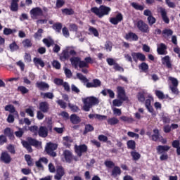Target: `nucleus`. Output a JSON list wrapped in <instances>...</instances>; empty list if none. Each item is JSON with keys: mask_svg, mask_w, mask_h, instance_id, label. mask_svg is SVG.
Masks as SVG:
<instances>
[{"mask_svg": "<svg viewBox=\"0 0 180 180\" xmlns=\"http://www.w3.org/2000/svg\"><path fill=\"white\" fill-rule=\"evenodd\" d=\"M91 12L92 13H94V15H96V16H98V18H99V19H102V18H103V16H108V15H109V13H110L112 8H110V7L105 6V5H101L99 6V8L95 6V7H92L90 9Z\"/></svg>", "mask_w": 180, "mask_h": 180, "instance_id": "nucleus-1", "label": "nucleus"}, {"mask_svg": "<svg viewBox=\"0 0 180 180\" xmlns=\"http://www.w3.org/2000/svg\"><path fill=\"white\" fill-rule=\"evenodd\" d=\"M76 77L82 82L86 83V88H99L102 85V82L99 79H93L92 82H89V79L84 76L82 73H77Z\"/></svg>", "mask_w": 180, "mask_h": 180, "instance_id": "nucleus-2", "label": "nucleus"}, {"mask_svg": "<svg viewBox=\"0 0 180 180\" xmlns=\"http://www.w3.org/2000/svg\"><path fill=\"white\" fill-rule=\"evenodd\" d=\"M83 110L84 112H89L92 106L99 105V99L95 96H89L85 98H83Z\"/></svg>", "mask_w": 180, "mask_h": 180, "instance_id": "nucleus-3", "label": "nucleus"}, {"mask_svg": "<svg viewBox=\"0 0 180 180\" xmlns=\"http://www.w3.org/2000/svg\"><path fill=\"white\" fill-rule=\"evenodd\" d=\"M57 148H58V144L49 142L46 144L45 151L48 155H50V157H57V153L54 152Z\"/></svg>", "mask_w": 180, "mask_h": 180, "instance_id": "nucleus-4", "label": "nucleus"}, {"mask_svg": "<svg viewBox=\"0 0 180 180\" xmlns=\"http://www.w3.org/2000/svg\"><path fill=\"white\" fill-rule=\"evenodd\" d=\"M136 27L141 33H150V26L143 20L136 22Z\"/></svg>", "mask_w": 180, "mask_h": 180, "instance_id": "nucleus-5", "label": "nucleus"}, {"mask_svg": "<svg viewBox=\"0 0 180 180\" xmlns=\"http://www.w3.org/2000/svg\"><path fill=\"white\" fill-rule=\"evenodd\" d=\"M75 153L77 157H82V154L88 153V146L86 144L75 145Z\"/></svg>", "mask_w": 180, "mask_h": 180, "instance_id": "nucleus-6", "label": "nucleus"}, {"mask_svg": "<svg viewBox=\"0 0 180 180\" xmlns=\"http://www.w3.org/2000/svg\"><path fill=\"white\" fill-rule=\"evenodd\" d=\"M31 18L35 20L39 16H43V10L40 7L32 8L30 11Z\"/></svg>", "mask_w": 180, "mask_h": 180, "instance_id": "nucleus-7", "label": "nucleus"}, {"mask_svg": "<svg viewBox=\"0 0 180 180\" xmlns=\"http://www.w3.org/2000/svg\"><path fill=\"white\" fill-rule=\"evenodd\" d=\"M131 56L135 63H137L139 60V61H144L146 60V55L140 52H132Z\"/></svg>", "mask_w": 180, "mask_h": 180, "instance_id": "nucleus-8", "label": "nucleus"}, {"mask_svg": "<svg viewBox=\"0 0 180 180\" xmlns=\"http://www.w3.org/2000/svg\"><path fill=\"white\" fill-rule=\"evenodd\" d=\"M117 98L122 102H126V101L129 99L126 96V91H124V89H123V87L120 86L117 88Z\"/></svg>", "mask_w": 180, "mask_h": 180, "instance_id": "nucleus-9", "label": "nucleus"}, {"mask_svg": "<svg viewBox=\"0 0 180 180\" xmlns=\"http://www.w3.org/2000/svg\"><path fill=\"white\" fill-rule=\"evenodd\" d=\"M0 161L4 162V164H11L12 161V158L11 157V155L8 153V152L4 151L1 154Z\"/></svg>", "mask_w": 180, "mask_h": 180, "instance_id": "nucleus-10", "label": "nucleus"}, {"mask_svg": "<svg viewBox=\"0 0 180 180\" xmlns=\"http://www.w3.org/2000/svg\"><path fill=\"white\" fill-rule=\"evenodd\" d=\"M63 155L66 162H68V164H71V162H72L74 155L72 154V152H71V150H65L63 151Z\"/></svg>", "mask_w": 180, "mask_h": 180, "instance_id": "nucleus-11", "label": "nucleus"}, {"mask_svg": "<svg viewBox=\"0 0 180 180\" xmlns=\"http://www.w3.org/2000/svg\"><path fill=\"white\" fill-rule=\"evenodd\" d=\"M122 20H123V15L122 14V13H119L116 15L115 17L110 18V23L115 25H119V23L122 22Z\"/></svg>", "mask_w": 180, "mask_h": 180, "instance_id": "nucleus-12", "label": "nucleus"}, {"mask_svg": "<svg viewBox=\"0 0 180 180\" xmlns=\"http://www.w3.org/2000/svg\"><path fill=\"white\" fill-rule=\"evenodd\" d=\"M38 135L42 139H46L49 136V128L46 126H41L38 130Z\"/></svg>", "mask_w": 180, "mask_h": 180, "instance_id": "nucleus-13", "label": "nucleus"}, {"mask_svg": "<svg viewBox=\"0 0 180 180\" xmlns=\"http://www.w3.org/2000/svg\"><path fill=\"white\" fill-rule=\"evenodd\" d=\"M159 11L163 22H165L166 25H168L169 23V18H168L167 9L162 7H160Z\"/></svg>", "mask_w": 180, "mask_h": 180, "instance_id": "nucleus-14", "label": "nucleus"}, {"mask_svg": "<svg viewBox=\"0 0 180 180\" xmlns=\"http://www.w3.org/2000/svg\"><path fill=\"white\" fill-rule=\"evenodd\" d=\"M171 148L170 146H168L167 145L162 146V145H159L156 148V150L158 154L161 155V154H167V151H169V149Z\"/></svg>", "mask_w": 180, "mask_h": 180, "instance_id": "nucleus-15", "label": "nucleus"}, {"mask_svg": "<svg viewBox=\"0 0 180 180\" xmlns=\"http://www.w3.org/2000/svg\"><path fill=\"white\" fill-rule=\"evenodd\" d=\"M157 51L159 56H165L168 54V51H167V45H165V44L161 43L158 47Z\"/></svg>", "mask_w": 180, "mask_h": 180, "instance_id": "nucleus-16", "label": "nucleus"}, {"mask_svg": "<svg viewBox=\"0 0 180 180\" xmlns=\"http://www.w3.org/2000/svg\"><path fill=\"white\" fill-rule=\"evenodd\" d=\"M39 109L41 112H43V113H47L50 109V105L47 101H42L39 103Z\"/></svg>", "mask_w": 180, "mask_h": 180, "instance_id": "nucleus-17", "label": "nucleus"}, {"mask_svg": "<svg viewBox=\"0 0 180 180\" xmlns=\"http://www.w3.org/2000/svg\"><path fill=\"white\" fill-rule=\"evenodd\" d=\"M59 58L60 61H67V60H70V51L68 49H66L62 51L59 56Z\"/></svg>", "mask_w": 180, "mask_h": 180, "instance_id": "nucleus-18", "label": "nucleus"}, {"mask_svg": "<svg viewBox=\"0 0 180 180\" xmlns=\"http://www.w3.org/2000/svg\"><path fill=\"white\" fill-rule=\"evenodd\" d=\"M125 39L130 41H137L139 40V36L134 32H129L125 34Z\"/></svg>", "mask_w": 180, "mask_h": 180, "instance_id": "nucleus-19", "label": "nucleus"}, {"mask_svg": "<svg viewBox=\"0 0 180 180\" xmlns=\"http://www.w3.org/2000/svg\"><path fill=\"white\" fill-rule=\"evenodd\" d=\"M162 63L163 65H166L167 68H172V63H171V59L169 56H166L162 58Z\"/></svg>", "mask_w": 180, "mask_h": 180, "instance_id": "nucleus-20", "label": "nucleus"}, {"mask_svg": "<svg viewBox=\"0 0 180 180\" xmlns=\"http://www.w3.org/2000/svg\"><path fill=\"white\" fill-rule=\"evenodd\" d=\"M64 176V169L63 167L59 166L56 169V175H55V179L60 180Z\"/></svg>", "mask_w": 180, "mask_h": 180, "instance_id": "nucleus-21", "label": "nucleus"}, {"mask_svg": "<svg viewBox=\"0 0 180 180\" xmlns=\"http://www.w3.org/2000/svg\"><path fill=\"white\" fill-rule=\"evenodd\" d=\"M36 87L39 88L40 91H45V89H49L50 86L44 82H37L36 83Z\"/></svg>", "mask_w": 180, "mask_h": 180, "instance_id": "nucleus-22", "label": "nucleus"}, {"mask_svg": "<svg viewBox=\"0 0 180 180\" xmlns=\"http://www.w3.org/2000/svg\"><path fill=\"white\" fill-rule=\"evenodd\" d=\"M121 174H122V169L119 167V166H115L111 171V176H112V178H116Z\"/></svg>", "mask_w": 180, "mask_h": 180, "instance_id": "nucleus-23", "label": "nucleus"}, {"mask_svg": "<svg viewBox=\"0 0 180 180\" xmlns=\"http://www.w3.org/2000/svg\"><path fill=\"white\" fill-rule=\"evenodd\" d=\"M19 0H11L10 9L11 12H18L19 11Z\"/></svg>", "mask_w": 180, "mask_h": 180, "instance_id": "nucleus-24", "label": "nucleus"}, {"mask_svg": "<svg viewBox=\"0 0 180 180\" xmlns=\"http://www.w3.org/2000/svg\"><path fill=\"white\" fill-rule=\"evenodd\" d=\"M80 60H81V58L79 57H72L70 59V61L72 67H74V68H78Z\"/></svg>", "mask_w": 180, "mask_h": 180, "instance_id": "nucleus-25", "label": "nucleus"}, {"mask_svg": "<svg viewBox=\"0 0 180 180\" xmlns=\"http://www.w3.org/2000/svg\"><path fill=\"white\" fill-rule=\"evenodd\" d=\"M70 122L72 124H78L81 123V118L77 114H72L70 115Z\"/></svg>", "mask_w": 180, "mask_h": 180, "instance_id": "nucleus-26", "label": "nucleus"}, {"mask_svg": "<svg viewBox=\"0 0 180 180\" xmlns=\"http://www.w3.org/2000/svg\"><path fill=\"white\" fill-rule=\"evenodd\" d=\"M101 94L103 95V96H106L108 94L109 97L111 98V99L115 98V92L112 89H103L102 90Z\"/></svg>", "mask_w": 180, "mask_h": 180, "instance_id": "nucleus-27", "label": "nucleus"}, {"mask_svg": "<svg viewBox=\"0 0 180 180\" xmlns=\"http://www.w3.org/2000/svg\"><path fill=\"white\" fill-rule=\"evenodd\" d=\"M6 112H9L10 113H14V115H18V111L15 108V106L12 104H9L5 106Z\"/></svg>", "mask_w": 180, "mask_h": 180, "instance_id": "nucleus-28", "label": "nucleus"}, {"mask_svg": "<svg viewBox=\"0 0 180 180\" xmlns=\"http://www.w3.org/2000/svg\"><path fill=\"white\" fill-rule=\"evenodd\" d=\"M52 29L55 30L57 33H61V30L63 29V23L61 22H55L52 25Z\"/></svg>", "mask_w": 180, "mask_h": 180, "instance_id": "nucleus-29", "label": "nucleus"}, {"mask_svg": "<svg viewBox=\"0 0 180 180\" xmlns=\"http://www.w3.org/2000/svg\"><path fill=\"white\" fill-rule=\"evenodd\" d=\"M40 96L43 99H53L54 98V94L52 92H41Z\"/></svg>", "mask_w": 180, "mask_h": 180, "instance_id": "nucleus-30", "label": "nucleus"}, {"mask_svg": "<svg viewBox=\"0 0 180 180\" xmlns=\"http://www.w3.org/2000/svg\"><path fill=\"white\" fill-rule=\"evenodd\" d=\"M27 143H28V144L32 146L33 147H39V146H40V144H41L40 141H39L33 138H29Z\"/></svg>", "mask_w": 180, "mask_h": 180, "instance_id": "nucleus-31", "label": "nucleus"}, {"mask_svg": "<svg viewBox=\"0 0 180 180\" xmlns=\"http://www.w3.org/2000/svg\"><path fill=\"white\" fill-rule=\"evenodd\" d=\"M108 124H110V126H115V124H119V119L117 117H112L111 118H108L107 120Z\"/></svg>", "mask_w": 180, "mask_h": 180, "instance_id": "nucleus-32", "label": "nucleus"}, {"mask_svg": "<svg viewBox=\"0 0 180 180\" xmlns=\"http://www.w3.org/2000/svg\"><path fill=\"white\" fill-rule=\"evenodd\" d=\"M95 130V128H94V126H92L91 124H86L84 130L83 131V134H88V133L91 131H94Z\"/></svg>", "mask_w": 180, "mask_h": 180, "instance_id": "nucleus-33", "label": "nucleus"}, {"mask_svg": "<svg viewBox=\"0 0 180 180\" xmlns=\"http://www.w3.org/2000/svg\"><path fill=\"white\" fill-rule=\"evenodd\" d=\"M131 156L132 157V160L134 161H139V160L141 158V155L136 150L131 152Z\"/></svg>", "mask_w": 180, "mask_h": 180, "instance_id": "nucleus-34", "label": "nucleus"}, {"mask_svg": "<svg viewBox=\"0 0 180 180\" xmlns=\"http://www.w3.org/2000/svg\"><path fill=\"white\" fill-rule=\"evenodd\" d=\"M43 44H45L46 46V47L50 48L51 47V46H53L54 44V40H53L52 39H47V38H44L43 40Z\"/></svg>", "mask_w": 180, "mask_h": 180, "instance_id": "nucleus-35", "label": "nucleus"}, {"mask_svg": "<svg viewBox=\"0 0 180 180\" xmlns=\"http://www.w3.org/2000/svg\"><path fill=\"white\" fill-rule=\"evenodd\" d=\"M131 6H132V8H134V9H135L136 11H144V6L143 5H140L138 3L136 2H132L131 4Z\"/></svg>", "mask_w": 180, "mask_h": 180, "instance_id": "nucleus-36", "label": "nucleus"}, {"mask_svg": "<svg viewBox=\"0 0 180 180\" xmlns=\"http://www.w3.org/2000/svg\"><path fill=\"white\" fill-rule=\"evenodd\" d=\"M155 134L152 135L153 141H158L160 140V130L158 129H153Z\"/></svg>", "mask_w": 180, "mask_h": 180, "instance_id": "nucleus-37", "label": "nucleus"}, {"mask_svg": "<svg viewBox=\"0 0 180 180\" xmlns=\"http://www.w3.org/2000/svg\"><path fill=\"white\" fill-rule=\"evenodd\" d=\"M127 146L129 150H136V141L134 140L128 141Z\"/></svg>", "mask_w": 180, "mask_h": 180, "instance_id": "nucleus-38", "label": "nucleus"}, {"mask_svg": "<svg viewBox=\"0 0 180 180\" xmlns=\"http://www.w3.org/2000/svg\"><path fill=\"white\" fill-rule=\"evenodd\" d=\"M9 49L11 53H13V51H18V50H19V45H18L15 41H13L9 44Z\"/></svg>", "mask_w": 180, "mask_h": 180, "instance_id": "nucleus-39", "label": "nucleus"}, {"mask_svg": "<svg viewBox=\"0 0 180 180\" xmlns=\"http://www.w3.org/2000/svg\"><path fill=\"white\" fill-rule=\"evenodd\" d=\"M33 61L35 65H40L42 68H44V62L41 58H34Z\"/></svg>", "mask_w": 180, "mask_h": 180, "instance_id": "nucleus-40", "label": "nucleus"}, {"mask_svg": "<svg viewBox=\"0 0 180 180\" xmlns=\"http://www.w3.org/2000/svg\"><path fill=\"white\" fill-rule=\"evenodd\" d=\"M139 70H141L143 72H148V64L145 62L141 63L139 66Z\"/></svg>", "mask_w": 180, "mask_h": 180, "instance_id": "nucleus-41", "label": "nucleus"}, {"mask_svg": "<svg viewBox=\"0 0 180 180\" xmlns=\"http://www.w3.org/2000/svg\"><path fill=\"white\" fill-rule=\"evenodd\" d=\"M62 13L67 15H74L75 12L72 8H63L62 9Z\"/></svg>", "mask_w": 180, "mask_h": 180, "instance_id": "nucleus-42", "label": "nucleus"}, {"mask_svg": "<svg viewBox=\"0 0 180 180\" xmlns=\"http://www.w3.org/2000/svg\"><path fill=\"white\" fill-rule=\"evenodd\" d=\"M22 146L26 148L28 153H33V148H32V145L29 144V142L25 141L22 142Z\"/></svg>", "mask_w": 180, "mask_h": 180, "instance_id": "nucleus-43", "label": "nucleus"}, {"mask_svg": "<svg viewBox=\"0 0 180 180\" xmlns=\"http://www.w3.org/2000/svg\"><path fill=\"white\" fill-rule=\"evenodd\" d=\"M148 26H153L157 22V19L153 15L147 18Z\"/></svg>", "mask_w": 180, "mask_h": 180, "instance_id": "nucleus-44", "label": "nucleus"}, {"mask_svg": "<svg viewBox=\"0 0 180 180\" xmlns=\"http://www.w3.org/2000/svg\"><path fill=\"white\" fill-rule=\"evenodd\" d=\"M89 32L91 33V34H94L95 37H99V32H98V30L94 27H89Z\"/></svg>", "mask_w": 180, "mask_h": 180, "instance_id": "nucleus-45", "label": "nucleus"}, {"mask_svg": "<svg viewBox=\"0 0 180 180\" xmlns=\"http://www.w3.org/2000/svg\"><path fill=\"white\" fill-rule=\"evenodd\" d=\"M163 36H172V34H174V31H172V30L171 29H165L162 30V32Z\"/></svg>", "mask_w": 180, "mask_h": 180, "instance_id": "nucleus-46", "label": "nucleus"}, {"mask_svg": "<svg viewBox=\"0 0 180 180\" xmlns=\"http://www.w3.org/2000/svg\"><path fill=\"white\" fill-rule=\"evenodd\" d=\"M18 91L21 92V94L22 95H25V94H28L29 93V89H27V88H26L25 86H19L18 87Z\"/></svg>", "mask_w": 180, "mask_h": 180, "instance_id": "nucleus-47", "label": "nucleus"}, {"mask_svg": "<svg viewBox=\"0 0 180 180\" xmlns=\"http://www.w3.org/2000/svg\"><path fill=\"white\" fill-rule=\"evenodd\" d=\"M15 32H16V30L6 27L4 28L3 33L5 36H9V34H12V33H15Z\"/></svg>", "mask_w": 180, "mask_h": 180, "instance_id": "nucleus-48", "label": "nucleus"}, {"mask_svg": "<svg viewBox=\"0 0 180 180\" xmlns=\"http://www.w3.org/2000/svg\"><path fill=\"white\" fill-rule=\"evenodd\" d=\"M41 34H43V29L39 28L37 32L34 34V39H37L40 40V37H41Z\"/></svg>", "mask_w": 180, "mask_h": 180, "instance_id": "nucleus-49", "label": "nucleus"}, {"mask_svg": "<svg viewBox=\"0 0 180 180\" xmlns=\"http://www.w3.org/2000/svg\"><path fill=\"white\" fill-rule=\"evenodd\" d=\"M6 148L10 154H16V150H15V146L13 145L9 144Z\"/></svg>", "mask_w": 180, "mask_h": 180, "instance_id": "nucleus-50", "label": "nucleus"}, {"mask_svg": "<svg viewBox=\"0 0 180 180\" xmlns=\"http://www.w3.org/2000/svg\"><path fill=\"white\" fill-rule=\"evenodd\" d=\"M104 165H105L107 168H114L115 162H113V161L111 160H105L104 162Z\"/></svg>", "mask_w": 180, "mask_h": 180, "instance_id": "nucleus-51", "label": "nucleus"}, {"mask_svg": "<svg viewBox=\"0 0 180 180\" xmlns=\"http://www.w3.org/2000/svg\"><path fill=\"white\" fill-rule=\"evenodd\" d=\"M65 5V1L64 0H56V6L58 9H60V8H63Z\"/></svg>", "mask_w": 180, "mask_h": 180, "instance_id": "nucleus-52", "label": "nucleus"}, {"mask_svg": "<svg viewBox=\"0 0 180 180\" xmlns=\"http://www.w3.org/2000/svg\"><path fill=\"white\" fill-rule=\"evenodd\" d=\"M113 69L115 71H120L121 72H124V68H123L119 63H116L113 65Z\"/></svg>", "mask_w": 180, "mask_h": 180, "instance_id": "nucleus-53", "label": "nucleus"}, {"mask_svg": "<svg viewBox=\"0 0 180 180\" xmlns=\"http://www.w3.org/2000/svg\"><path fill=\"white\" fill-rule=\"evenodd\" d=\"M112 105L119 108L123 105V101L120 99H115L112 101Z\"/></svg>", "mask_w": 180, "mask_h": 180, "instance_id": "nucleus-54", "label": "nucleus"}, {"mask_svg": "<svg viewBox=\"0 0 180 180\" xmlns=\"http://www.w3.org/2000/svg\"><path fill=\"white\" fill-rule=\"evenodd\" d=\"M53 82L54 84H56V85H58V86H61L64 84V80L60 78H55L53 80Z\"/></svg>", "mask_w": 180, "mask_h": 180, "instance_id": "nucleus-55", "label": "nucleus"}, {"mask_svg": "<svg viewBox=\"0 0 180 180\" xmlns=\"http://www.w3.org/2000/svg\"><path fill=\"white\" fill-rule=\"evenodd\" d=\"M155 95L158 96V99H165V95H164V93L160 90L155 91Z\"/></svg>", "mask_w": 180, "mask_h": 180, "instance_id": "nucleus-56", "label": "nucleus"}, {"mask_svg": "<svg viewBox=\"0 0 180 180\" xmlns=\"http://www.w3.org/2000/svg\"><path fill=\"white\" fill-rule=\"evenodd\" d=\"M169 81H171L172 84V86H178L179 82H178V79L175 77H169Z\"/></svg>", "mask_w": 180, "mask_h": 180, "instance_id": "nucleus-57", "label": "nucleus"}, {"mask_svg": "<svg viewBox=\"0 0 180 180\" xmlns=\"http://www.w3.org/2000/svg\"><path fill=\"white\" fill-rule=\"evenodd\" d=\"M79 68H89V65L86 64L85 60H81L79 62Z\"/></svg>", "mask_w": 180, "mask_h": 180, "instance_id": "nucleus-58", "label": "nucleus"}, {"mask_svg": "<svg viewBox=\"0 0 180 180\" xmlns=\"http://www.w3.org/2000/svg\"><path fill=\"white\" fill-rule=\"evenodd\" d=\"M68 107L72 110V112H78V110H79V108L77 105H72L71 103H68Z\"/></svg>", "mask_w": 180, "mask_h": 180, "instance_id": "nucleus-59", "label": "nucleus"}, {"mask_svg": "<svg viewBox=\"0 0 180 180\" xmlns=\"http://www.w3.org/2000/svg\"><path fill=\"white\" fill-rule=\"evenodd\" d=\"M120 120H122V122H127V123H131V122H133V118L123 115L120 117Z\"/></svg>", "mask_w": 180, "mask_h": 180, "instance_id": "nucleus-60", "label": "nucleus"}, {"mask_svg": "<svg viewBox=\"0 0 180 180\" xmlns=\"http://www.w3.org/2000/svg\"><path fill=\"white\" fill-rule=\"evenodd\" d=\"M5 143H8V139L5 135H0V146H4Z\"/></svg>", "mask_w": 180, "mask_h": 180, "instance_id": "nucleus-61", "label": "nucleus"}, {"mask_svg": "<svg viewBox=\"0 0 180 180\" xmlns=\"http://www.w3.org/2000/svg\"><path fill=\"white\" fill-rule=\"evenodd\" d=\"M62 33L65 37H70V31L67 27L62 28Z\"/></svg>", "mask_w": 180, "mask_h": 180, "instance_id": "nucleus-62", "label": "nucleus"}, {"mask_svg": "<svg viewBox=\"0 0 180 180\" xmlns=\"http://www.w3.org/2000/svg\"><path fill=\"white\" fill-rule=\"evenodd\" d=\"M22 44H23L24 47H32V41H30V39H29L24 40L22 41Z\"/></svg>", "mask_w": 180, "mask_h": 180, "instance_id": "nucleus-63", "label": "nucleus"}, {"mask_svg": "<svg viewBox=\"0 0 180 180\" xmlns=\"http://www.w3.org/2000/svg\"><path fill=\"white\" fill-rule=\"evenodd\" d=\"M138 101L139 102H144L146 101V97L144 96V94L139 92L137 95Z\"/></svg>", "mask_w": 180, "mask_h": 180, "instance_id": "nucleus-64", "label": "nucleus"}]
</instances>
